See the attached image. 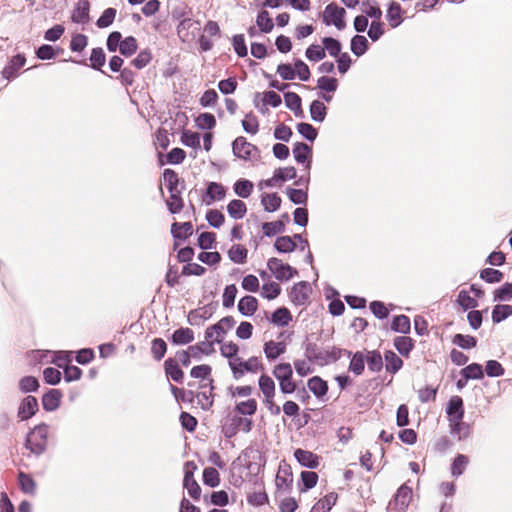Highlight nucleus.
Masks as SVG:
<instances>
[{
    "instance_id": "f257e3e1",
    "label": "nucleus",
    "mask_w": 512,
    "mask_h": 512,
    "mask_svg": "<svg viewBox=\"0 0 512 512\" xmlns=\"http://www.w3.org/2000/svg\"><path fill=\"white\" fill-rule=\"evenodd\" d=\"M49 426L40 423L31 429L25 439V448L33 455L40 456L47 449Z\"/></svg>"
},
{
    "instance_id": "f03ea898",
    "label": "nucleus",
    "mask_w": 512,
    "mask_h": 512,
    "mask_svg": "<svg viewBox=\"0 0 512 512\" xmlns=\"http://www.w3.org/2000/svg\"><path fill=\"white\" fill-rule=\"evenodd\" d=\"M273 376L279 382L280 391L283 394H292L296 391L297 385L292 380L293 369L290 363H279L277 364L273 371Z\"/></svg>"
},
{
    "instance_id": "7ed1b4c3",
    "label": "nucleus",
    "mask_w": 512,
    "mask_h": 512,
    "mask_svg": "<svg viewBox=\"0 0 512 512\" xmlns=\"http://www.w3.org/2000/svg\"><path fill=\"white\" fill-rule=\"evenodd\" d=\"M236 324L232 316H225L217 323L207 327L204 333L206 340H212L214 343H222L227 332Z\"/></svg>"
},
{
    "instance_id": "20e7f679",
    "label": "nucleus",
    "mask_w": 512,
    "mask_h": 512,
    "mask_svg": "<svg viewBox=\"0 0 512 512\" xmlns=\"http://www.w3.org/2000/svg\"><path fill=\"white\" fill-rule=\"evenodd\" d=\"M345 15L344 8L339 7L336 3H330L322 13V21L327 26L334 25L338 30H343L346 27Z\"/></svg>"
},
{
    "instance_id": "39448f33",
    "label": "nucleus",
    "mask_w": 512,
    "mask_h": 512,
    "mask_svg": "<svg viewBox=\"0 0 512 512\" xmlns=\"http://www.w3.org/2000/svg\"><path fill=\"white\" fill-rule=\"evenodd\" d=\"M267 267L279 281H288L298 274L295 268L275 257L268 260Z\"/></svg>"
},
{
    "instance_id": "423d86ee",
    "label": "nucleus",
    "mask_w": 512,
    "mask_h": 512,
    "mask_svg": "<svg viewBox=\"0 0 512 512\" xmlns=\"http://www.w3.org/2000/svg\"><path fill=\"white\" fill-rule=\"evenodd\" d=\"M253 421L246 417L233 416L230 419V423L225 424L222 428V432L226 438L234 437L238 431L249 433L252 430Z\"/></svg>"
},
{
    "instance_id": "0eeeda50",
    "label": "nucleus",
    "mask_w": 512,
    "mask_h": 512,
    "mask_svg": "<svg viewBox=\"0 0 512 512\" xmlns=\"http://www.w3.org/2000/svg\"><path fill=\"white\" fill-rule=\"evenodd\" d=\"M200 22L192 18H184L177 26V33L183 42L192 41L200 31Z\"/></svg>"
},
{
    "instance_id": "6e6552de",
    "label": "nucleus",
    "mask_w": 512,
    "mask_h": 512,
    "mask_svg": "<svg viewBox=\"0 0 512 512\" xmlns=\"http://www.w3.org/2000/svg\"><path fill=\"white\" fill-rule=\"evenodd\" d=\"M233 154L240 159L250 160L253 153H259L258 148L248 142L245 137L239 136L232 143Z\"/></svg>"
},
{
    "instance_id": "1a4fd4ad",
    "label": "nucleus",
    "mask_w": 512,
    "mask_h": 512,
    "mask_svg": "<svg viewBox=\"0 0 512 512\" xmlns=\"http://www.w3.org/2000/svg\"><path fill=\"white\" fill-rule=\"evenodd\" d=\"M411 498L412 489L406 484H403L398 488L393 502H390L389 505L391 509L396 510V512H405L410 504Z\"/></svg>"
},
{
    "instance_id": "9d476101",
    "label": "nucleus",
    "mask_w": 512,
    "mask_h": 512,
    "mask_svg": "<svg viewBox=\"0 0 512 512\" xmlns=\"http://www.w3.org/2000/svg\"><path fill=\"white\" fill-rule=\"evenodd\" d=\"M39 410L38 401L34 396L28 395L22 399L17 410V417L21 421L32 418Z\"/></svg>"
},
{
    "instance_id": "9b49d317",
    "label": "nucleus",
    "mask_w": 512,
    "mask_h": 512,
    "mask_svg": "<svg viewBox=\"0 0 512 512\" xmlns=\"http://www.w3.org/2000/svg\"><path fill=\"white\" fill-rule=\"evenodd\" d=\"M310 285L306 281H300L296 283L289 292L290 300L297 306L304 305L310 294Z\"/></svg>"
},
{
    "instance_id": "f8f14e48",
    "label": "nucleus",
    "mask_w": 512,
    "mask_h": 512,
    "mask_svg": "<svg viewBox=\"0 0 512 512\" xmlns=\"http://www.w3.org/2000/svg\"><path fill=\"white\" fill-rule=\"evenodd\" d=\"M293 156L297 163L302 164V163L307 162L305 169L307 171L310 170V168H311L310 158L312 156V148L308 144H306L304 142H296L293 147Z\"/></svg>"
},
{
    "instance_id": "ddd939ff",
    "label": "nucleus",
    "mask_w": 512,
    "mask_h": 512,
    "mask_svg": "<svg viewBox=\"0 0 512 512\" xmlns=\"http://www.w3.org/2000/svg\"><path fill=\"white\" fill-rule=\"evenodd\" d=\"M446 413L448 415L449 422L462 420L464 417L463 400L460 396H453L450 398Z\"/></svg>"
},
{
    "instance_id": "4468645a",
    "label": "nucleus",
    "mask_w": 512,
    "mask_h": 512,
    "mask_svg": "<svg viewBox=\"0 0 512 512\" xmlns=\"http://www.w3.org/2000/svg\"><path fill=\"white\" fill-rule=\"evenodd\" d=\"M90 3L88 0H79L72 12L71 19L74 23L85 24L89 21Z\"/></svg>"
},
{
    "instance_id": "2eb2a0df",
    "label": "nucleus",
    "mask_w": 512,
    "mask_h": 512,
    "mask_svg": "<svg viewBox=\"0 0 512 512\" xmlns=\"http://www.w3.org/2000/svg\"><path fill=\"white\" fill-rule=\"evenodd\" d=\"M62 393L58 389H50L42 397V406L45 411L52 412L60 406Z\"/></svg>"
},
{
    "instance_id": "dca6fc26",
    "label": "nucleus",
    "mask_w": 512,
    "mask_h": 512,
    "mask_svg": "<svg viewBox=\"0 0 512 512\" xmlns=\"http://www.w3.org/2000/svg\"><path fill=\"white\" fill-rule=\"evenodd\" d=\"M225 195L226 189L222 184L217 182H210L207 185L204 201L207 205H210L215 200H222Z\"/></svg>"
},
{
    "instance_id": "f3484780",
    "label": "nucleus",
    "mask_w": 512,
    "mask_h": 512,
    "mask_svg": "<svg viewBox=\"0 0 512 512\" xmlns=\"http://www.w3.org/2000/svg\"><path fill=\"white\" fill-rule=\"evenodd\" d=\"M294 456L303 467L315 469L319 465L318 456L310 451L299 448L295 450Z\"/></svg>"
},
{
    "instance_id": "a211bd4d",
    "label": "nucleus",
    "mask_w": 512,
    "mask_h": 512,
    "mask_svg": "<svg viewBox=\"0 0 512 512\" xmlns=\"http://www.w3.org/2000/svg\"><path fill=\"white\" fill-rule=\"evenodd\" d=\"M25 62L26 59L23 55L17 54L13 56L10 63L2 71L3 77L7 80L15 78L17 71L25 65Z\"/></svg>"
},
{
    "instance_id": "6ab92c4d",
    "label": "nucleus",
    "mask_w": 512,
    "mask_h": 512,
    "mask_svg": "<svg viewBox=\"0 0 512 512\" xmlns=\"http://www.w3.org/2000/svg\"><path fill=\"white\" fill-rule=\"evenodd\" d=\"M264 354L269 361L277 359L280 355L285 353L286 344L284 342H275L273 340L267 341L263 347Z\"/></svg>"
},
{
    "instance_id": "aec40b11",
    "label": "nucleus",
    "mask_w": 512,
    "mask_h": 512,
    "mask_svg": "<svg viewBox=\"0 0 512 512\" xmlns=\"http://www.w3.org/2000/svg\"><path fill=\"white\" fill-rule=\"evenodd\" d=\"M386 18L392 28L398 27L403 22L402 8L398 2L392 1L389 3Z\"/></svg>"
},
{
    "instance_id": "412c9836",
    "label": "nucleus",
    "mask_w": 512,
    "mask_h": 512,
    "mask_svg": "<svg viewBox=\"0 0 512 512\" xmlns=\"http://www.w3.org/2000/svg\"><path fill=\"white\" fill-rule=\"evenodd\" d=\"M164 369L168 378L172 379L174 382L182 383L184 373L176 359L168 358L164 363Z\"/></svg>"
},
{
    "instance_id": "4be33fe9",
    "label": "nucleus",
    "mask_w": 512,
    "mask_h": 512,
    "mask_svg": "<svg viewBox=\"0 0 512 512\" xmlns=\"http://www.w3.org/2000/svg\"><path fill=\"white\" fill-rule=\"evenodd\" d=\"M258 308V301L254 296L246 295L238 302V311L246 317L252 316Z\"/></svg>"
},
{
    "instance_id": "5701e85b",
    "label": "nucleus",
    "mask_w": 512,
    "mask_h": 512,
    "mask_svg": "<svg viewBox=\"0 0 512 512\" xmlns=\"http://www.w3.org/2000/svg\"><path fill=\"white\" fill-rule=\"evenodd\" d=\"M189 351L191 352L192 357L195 359H200L202 354L207 356L211 355L215 352L214 341L205 339L204 341H201L195 345L189 346Z\"/></svg>"
},
{
    "instance_id": "b1692460",
    "label": "nucleus",
    "mask_w": 512,
    "mask_h": 512,
    "mask_svg": "<svg viewBox=\"0 0 512 512\" xmlns=\"http://www.w3.org/2000/svg\"><path fill=\"white\" fill-rule=\"evenodd\" d=\"M194 341V332L190 328L181 327L174 331L171 342L174 345H186Z\"/></svg>"
},
{
    "instance_id": "393cba45",
    "label": "nucleus",
    "mask_w": 512,
    "mask_h": 512,
    "mask_svg": "<svg viewBox=\"0 0 512 512\" xmlns=\"http://www.w3.org/2000/svg\"><path fill=\"white\" fill-rule=\"evenodd\" d=\"M193 233L191 222H174L171 226V234L175 239L185 240Z\"/></svg>"
},
{
    "instance_id": "a878e982",
    "label": "nucleus",
    "mask_w": 512,
    "mask_h": 512,
    "mask_svg": "<svg viewBox=\"0 0 512 512\" xmlns=\"http://www.w3.org/2000/svg\"><path fill=\"white\" fill-rule=\"evenodd\" d=\"M258 384L265 396V402H270V399H273L275 395V382L270 376L262 374L258 380Z\"/></svg>"
},
{
    "instance_id": "bb28decb",
    "label": "nucleus",
    "mask_w": 512,
    "mask_h": 512,
    "mask_svg": "<svg viewBox=\"0 0 512 512\" xmlns=\"http://www.w3.org/2000/svg\"><path fill=\"white\" fill-rule=\"evenodd\" d=\"M450 433L457 440L462 441L470 436V425L462 420L450 422Z\"/></svg>"
},
{
    "instance_id": "cd10ccee",
    "label": "nucleus",
    "mask_w": 512,
    "mask_h": 512,
    "mask_svg": "<svg viewBox=\"0 0 512 512\" xmlns=\"http://www.w3.org/2000/svg\"><path fill=\"white\" fill-rule=\"evenodd\" d=\"M285 105L292 110L296 117H303V110L301 107V97L295 92L284 93Z\"/></svg>"
},
{
    "instance_id": "c85d7f7f",
    "label": "nucleus",
    "mask_w": 512,
    "mask_h": 512,
    "mask_svg": "<svg viewBox=\"0 0 512 512\" xmlns=\"http://www.w3.org/2000/svg\"><path fill=\"white\" fill-rule=\"evenodd\" d=\"M183 485L187 489L188 494L194 500L199 499L201 495V488L197 481L194 479L193 471H187L184 475Z\"/></svg>"
},
{
    "instance_id": "c756f323",
    "label": "nucleus",
    "mask_w": 512,
    "mask_h": 512,
    "mask_svg": "<svg viewBox=\"0 0 512 512\" xmlns=\"http://www.w3.org/2000/svg\"><path fill=\"white\" fill-rule=\"evenodd\" d=\"M305 356L310 362L325 365V350L319 349L315 343L309 342L305 345Z\"/></svg>"
},
{
    "instance_id": "7c9ffc66",
    "label": "nucleus",
    "mask_w": 512,
    "mask_h": 512,
    "mask_svg": "<svg viewBox=\"0 0 512 512\" xmlns=\"http://www.w3.org/2000/svg\"><path fill=\"white\" fill-rule=\"evenodd\" d=\"M309 390L318 398L327 394L328 384L319 376H313L307 382Z\"/></svg>"
},
{
    "instance_id": "2f4dec72",
    "label": "nucleus",
    "mask_w": 512,
    "mask_h": 512,
    "mask_svg": "<svg viewBox=\"0 0 512 512\" xmlns=\"http://www.w3.org/2000/svg\"><path fill=\"white\" fill-rule=\"evenodd\" d=\"M337 498L338 496L334 492L325 495L322 499L315 503L311 509V512H329L336 504Z\"/></svg>"
},
{
    "instance_id": "473e14b6",
    "label": "nucleus",
    "mask_w": 512,
    "mask_h": 512,
    "mask_svg": "<svg viewBox=\"0 0 512 512\" xmlns=\"http://www.w3.org/2000/svg\"><path fill=\"white\" fill-rule=\"evenodd\" d=\"M281 197L277 193H264L261 196V204L267 212L277 211L281 206Z\"/></svg>"
},
{
    "instance_id": "72a5a7b5",
    "label": "nucleus",
    "mask_w": 512,
    "mask_h": 512,
    "mask_svg": "<svg viewBox=\"0 0 512 512\" xmlns=\"http://www.w3.org/2000/svg\"><path fill=\"white\" fill-rule=\"evenodd\" d=\"M227 212L233 219H242L247 212V206L242 200L233 199L227 205Z\"/></svg>"
},
{
    "instance_id": "f704fd0d",
    "label": "nucleus",
    "mask_w": 512,
    "mask_h": 512,
    "mask_svg": "<svg viewBox=\"0 0 512 512\" xmlns=\"http://www.w3.org/2000/svg\"><path fill=\"white\" fill-rule=\"evenodd\" d=\"M384 359L386 362V364H385L386 370L389 373L395 374L403 366L402 359L395 352H393L391 350H388L385 352Z\"/></svg>"
},
{
    "instance_id": "c9c22d12",
    "label": "nucleus",
    "mask_w": 512,
    "mask_h": 512,
    "mask_svg": "<svg viewBox=\"0 0 512 512\" xmlns=\"http://www.w3.org/2000/svg\"><path fill=\"white\" fill-rule=\"evenodd\" d=\"M350 47L353 54L360 57L368 50L369 42L365 36L355 35L351 39Z\"/></svg>"
},
{
    "instance_id": "e433bc0d",
    "label": "nucleus",
    "mask_w": 512,
    "mask_h": 512,
    "mask_svg": "<svg viewBox=\"0 0 512 512\" xmlns=\"http://www.w3.org/2000/svg\"><path fill=\"white\" fill-rule=\"evenodd\" d=\"M351 361L349 363L348 370L355 374L356 376H359L363 373L365 369V355L363 352H356L352 354Z\"/></svg>"
},
{
    "instance_id": "4c0bfd02",
    "label": "nucleus",
    "mask_w": 512,
    "mask_h": 512,
    "mask_svg": "<svg viewBox=\"0 0 512 512\" xmlns=\"http://www.w3.org/2000/svg\"><path fill=\"white\" fill-rule=\"evenodd\" d=\"M365 361L371 372H380L383 368V359L380 352L377 350L368 351L367 356H365Z\"/></svg>"
},
{
    "instance_id": "58836bf2",
    "label": "nucleus",
    "mask_w": 512,
    "mask_h": 512,
    "mask_svg": "<svg viewBox=\"0 0 512 512\" xmlns=\"http://www.w3.org/2000/svg\"><path fill=\"white\" fill-rule=\"evenodd\" d=\"M327 115V107L320 100H314L310 104V116L315 122H323Z\"/></svg>"
},
{
    "instance_id": "ea45409f",
    "label": "nucleus",
    "mask_w": 512,
    "mask_h": 512,
    "mask_svg": "<svg viewBox=\"0 0 512 512\" xmlns=\"http://www.w3.org/2000/svg\"><path fill=\"white\" fill-rule=\"evenodd\" d=\"M18 482L23 493L29 495H34L36 493V482L29 474L19 472Z\"/></svg>"
},
{
    "instance_id": "a19ab883",
    "label": "nucleus",
    "mask_w": 512,
    "mask_h": 512,
    "mask_svg": "<svg viewBox=\"0 0 512 512\" xmlns=\"http://www.w3.org/2000/svg\"><path fill=\"white\" fill-rule=\"evenodd\" d=\"M411 329L409 317L406 315H397L393 318L391 330L401 334H408Z\"/></svg>"
},
{
    "instance_id": "79ce46f5",
    "label": "nucleus",
    "mask_w": 512,
    "mask_h": 512,
    "mask_svg": "<svg viewBox=\"0 0 512 512\" xmlns=\"http://www.w3.org/2000/svg\"><path fill=\"white\" fill-rule=\"evenodd\" d=\"M292 320V315L286 307L276 309L271 316V322L278 326H287Z\"/></svg>"
},
{
    "instance_id": "37998d69",
    "label": "nucleus",
    "mask_w": 512,
    "mask_h": 512,
    "mask_svg": "<svg viewBox=\"0 0 512 512\" xmlns=\"http://www.w3.org/2000/svg\"><path fill=\"white\" fill-rule=\"evenodd\" d=\"M274 248L279 253H289L296 249V243L294 242L293 237L280 236L276 238Z\"/></svg>"
},
{
    "instance_id": "c03bdc74",
    "label": "nucleus",
    "mask_w": 512,
    "mask_h": 512,
    "mask_svg": "<svg viewBox=\"0 0 512 512\" xmlns=\"http://www.w3.org/2000/svg\"><path fill=\"white\" fill-rule=\"evenodd\" d=\"M253 188V183L248 179H239L233 185L235 194L241 198H248L253 192Z\"/></svg>"
},
{
    "instance_id": "a18cd8bd",
    "label": "nucleus",
    "mask_w": 512,
    "mask_h": 512,
    "mask_svg": "<svg viewBox=\"0 0 512 512\" xmlns=\"http://www.w3.org/2000/svg\"><path fill=\"white\" fill-rule=\"evenodd\" d=\"M234 410L243 416H253L257 411V401L253 398L238 402Z\"/></svg>"
},
{
    "instance_id": "49530a36",
    "label": "nucleus",
    "mask_w": 512,
    "mask_h": 512,
    "mask_svg": "<svg viewBox=\"0 0 512 512\" xmlns=\"http://www.w3.org/2000/svg\"><path fill=\"white\" fill-rule=\"evenodd\" d=\"M413 346V340L408 336H398L394 339V347L402 356L407 357Z\"/></svg>"
},
{
    "instance_id": "de8ad7c7",
    "label": "nucleus",
    "mask_w": 512,
    "mask_h": 512,
    "mask_svg": "<svg viewBox=\"0 0 512 512\" xmlns=\"http://www.w3.org/2000/svg\"><path fill=\"white\" fill-rule=\"evenodd\" d=\"M247 249L239 244H234L232 247L228 250V257L229 259L237 264H243L245 263L247 259Z\"/></svg>"
},
{
    "instance_id": "09e8293b",
    "label": "nucleus",
    "mask_w": 512,
    "mask_h": 512,
    "mask_svg": "<svg viewBox=\"0 0 512 512\" xmlns=\"http://www.w3.org/2000/svg\"><path fill=\"white\" fill-rule=\"evenodd\" d=\"M180 195L181 189L173 190V192H170V198L166 201L168 210L172 214L179 213L184 206L183 200Z\"/></svg>"
},
{
    "instance_id": "8fccbe9b",
    "label": "nucleus",
    "mask_w": 512,
    "mask_h": 512,
    "mask_svg": "<svg viewBox=\"0 0 512 512\" xmlns=\"http://www.w3.org/2000/svg\"><path fill=\"white\" fill-rule=\"evenodd\" d=\"M511 315L512 306L507 304H498L495 305L492 310V321L494 323H500Z\"/></svg>"
},
{
    "instance_id": "3c124183",
    "label": "nucleus",
    "mask_w": 512,
    "mask_h": 512,
    "mask_svg": "<svg viewBox=\"0 0 512 512\" xmlns=\"http://www.w3.org/2000/svg\"><path fill=\"white\" fill-rule=\"evenodd\" d=\"M208 385H209V393L199 392L196 395L197 402L203 410H209L213 405V394H212V391L214 389L213 379H209Z\"/></svg>"
},
{
    "instance_id": "603ef678",
    "label": "nucleus",
    "mask_w": 512,
    "mask_h": 512,
    "mask_svg": "<svg viewBox=\"0 0 512 512\" xmlns=\"http://www.w3.org/2000/svg\"><path fill=\"white\" fill-rule=\"evenodd\" d=\"M460 374L462 377H465L466 379H482L484 377V372L482 369V366L478 363H472L463 368L460 371Z\"/></svg>"
},
{
    "instance_id": "864d4df0",
    "label": "nucleus",
    "mask_w": 512,
    "mask_h": 512,
    "mask_svg": "<svg viewBox=\"0 0 512 512\" xmlns=\"http://www.w3.org/2000/svg\"><path fill=\"white\" fill-rule=\"evenodd\" d=\"M469 463V458L464 454H458L451 465V474L454 477L462 475Z\"/></svg>"
},
{
    "instance_id": "5fc2aeb1",
    "label": "nucleus",
    "mask_w": 512,
    "mask_h": 512,
    "mask_svg": "<svg viewBox=\"0 0 512 512\" xmlns=\"http://www.w3.org/2000/svg\"><path fill=\"white\" fill-rule=\"evenodd\" d=\"M323 48L331 57H337L341 54V42L333 37H324L322 39Z\"/></svg>"
},
{
    "instance_id": "6e6d98bb",
    "label": "nucleus",
    "mask_w": 512,
    "mask_h": 512,
    "mask_svg": "<svg viewBox=\"0 0 512 512\" xmlns=\"http://www.w3.org/2000/svg\"><path fill=\"white\" fill-rule=\"evenodd\" d=\"M167 352V344L162 338H154L151 343V354L156 361H160Z\"/></svg>"
},
{
    "instance_id": "4d7b16f0",
    "label": "nucleus",
    "mask_w": 512,
    "mask_h": 512,
    "mask_svg": "<svg viewBox=\"0 0 512 512\" xmlns=\"http://www.w3.org/2000/svg\"><path fill=\"white\" fill-rule=\"evenodd\" d=\"M39 386V381L34 376H24L19 380V389L22 393L36 392Z\"/></svg>"
},
{
    "instance_id": "13d9d810",
    "label": "nucleus",
    "mask_w": 512,
    "mask_h": 512,
    "mask_svg": "<svg viewBox=\"0 0 512 512\" xmlns=\"http://www.w3.org/2000/svg\"><path fill=\"white\" fill-rule=\"evenodd\" d=\"M286 194L289 200L296 205L306 204L308 201V194L303 189L289 187L286 189Z\"/></svg>"
},
{
    "instance_id": "bf43d9fd",
    "label": "nucleus",
    "mask_w": 512,
    "mask_h": 512,
    "mask_svg": "<svg viewBox=\"0 0 512 512\" xmlns=\"http://www.w3.org/2000/svg\"><path fill=\"white\" fill-rule=\"evenodd\" d=\"M262 230L265 236L271 237L278 233H282L285 230V224L282 220L273 222H264L262 224Z\"/></svg>"
},
{
    "instance_id": "052dcab7",
    "label": "nucleus",
    "mask_w": 512,
    "mask_h": 512,
    "mask_svg": "<svg viewBox=\"0 0 512 512\" xmlns=\"http://www.w3.org/2000/svg\"><path fill=\"white\" fill-rule=\"evenodd\" d=\"M296 128H297L298 133L303 138H305L306 140H308L310 142H313L318 136L317 129L309 123H306V122L298 123Z\"/></svg>"
},
{
    "instance_id": "680f3d73",
    "label": "nucleus",
    "mask_w": 512,
    "mask_h": 512,
    "mask_svg": "<svg viewBox=\"0 0 512 512\" xmlns=\"http://www.w3.org/2000/svg\"><path fill=\"white\" fill-rule=\"evenodd\" d=\"M137 48L138 45L136 38L133 36H128L122 40L119 51L121 55L129 57L137 51Z\"/></svg>"
},
{
    "instance_id": "e2e57ef3",
    "label": "nucleus",
    "mask_w": 512,
    "mask_h": 512,
    "mask_svg": "<svg viewBox=\"0 0 512 512\" xmlns=\"http://www.w3.org/2000/svg\"><path fill=\"white\" fill-rule=\"evenodd\" d=\"M203 482L205 485L215 488L220 484V475L213 467H206L203 470Z\"/></svg>"
},
{
    "instance_id": "0e129e2a",
    "label": "nucleus",
    "mask_w": 512,
    "mask_h": 512,
    "mask_svg": "<svg viewBox=\"0 0 512 512\" xmlns=\"http://www.w3.org/2000/svg\"><path fill=\"white\" fill-rule=\"evenodd\" d=\"M452 343L463 349H471L476 347L477 340L475 337L470 335L455 334L453 336Z\"/></svg>"
},
{
    "instance_id": "69168bd1",
    "label": "nucleus",
    "mask_w": 512,
    "mask_h": 512,
    "mask_svg": "<svg viewBox=\"0 0 512 512\" xmlns=\"http://www.w3.org/2000/svg\"><path fill=\"white\" fill-rule=\"evenodd\" d=\"M305 56L309 61L318 62L326 57V53L320 45L312 44L306 49Z\"/></svg>"
},
{
    "instance_id": "338daca9",
    "label": "nucleus",
    "mask_w": 512,
    "mask_h": 512,
    "mask_svg": "<svg viewBox=\"0 0 512 512\" xmlns=\"http://www.w3.org/2000/svg\"><path fill=\"white\" fill-rule=\"evenodd\" d=\"M106 56L102 48L97 47L93 48L90 55V66L95 70H100V68L105 64Z\"/></svg>"
},
{
    "instance_id": "774afa93",
    "label": "nucleus",
    "mask_w": 512,
    "mask_h": 512,
    "mask_svg": "<svg viewBox=\"0 0 512 512\" xmlns=\"http://www.w3.org/2000/svg\"><path fill=\"white\" fill-rule=\"evenodd\" d=\"M256 23L263 33H269L273 27V21L266 10L259 12Z\"/></svg>"
}]
</instances>
